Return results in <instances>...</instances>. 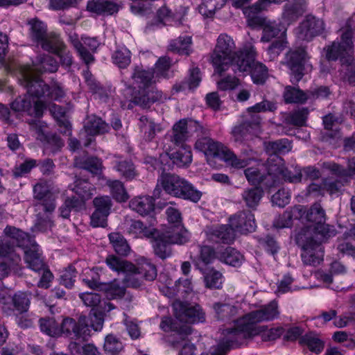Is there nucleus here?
I'll list each match as a JSON object with an SVG mask.
<instances>
[{"instance_id":"obj_27","label":"nucleus","mask_w":355,"mask_h":355,"mask_svg":"<svg viewBox=\"0 0 355 355\" xmlns=\"http://www.w3.org/2000/svg\"><path fill=\"white\" fill-rule=\"evenodd\" d=\"M127 233L133 238H153L157 233V230L152 226H147L139 220L131 219L126 228Z\"/></svg>"},{"instance_id":"obj_55","label":"nucleus","mask_w":355,"mask_h":355,"mask_svg":"<svg viewBox=\"0 0 355 355\" xmlns=\"http://www.w3.org/2000/svg\"><path fill=\"white\" fill-rule=\"evenodd\" d=\"M101 288L107 296L112 299L122 298L125 294V286H121L117 279L103 283Z\"/></svg>"},{"instance_id":"obj_8","label":"nucleus","mask_w":355,"mask_h":355,"mask_svg":"<svg viewBox=\"0 0 355 355\" xmlns=\"http://www.w3.org/2000/svg\"><path fill=\"white\" fill-rule=\"evenodd\" d=\"M306 219L312 225H307L300 230H309L312 236L323 238H331L336 234L334 225L326 223V214L320 203H314L306 211Z\"/></svg>"},{"instance_id":"obj_28","label":"nucleus","mask_w":355,"mask_h":355,"mask_svg":"<svg viewBox=\"0 0 355 355\" xmlns=\"http://www.w3.org/2000/svg\"><path fill=\"white\" fill-rule=\"evenodd\" d=\"M15 248L10 239L6 236L0 237V257L8 259L13 269H17L21 262V257L15 252Z\"/></svg>"},{"instance_id":"obj_38","label":"nucleus","mask_w":355,"mask_h":355,"mask_svg":"<svg viewBox=\"0 0 355 355\" xmlns=\"http://www.w3.org/2000/svg\"><path fill=\"white\" fill-rule=\"evenodd\" d=\"M216 259L220 261L232 266L239 267L244 261V257L237 250L232 247L219 250L216 253Z\"/></svg>"},{"instance_id":"obj_4","label":"nucleus","mask_w":355,"mask_h":355,"mask_svg":"<svg viewBox=\"0 0 355 355\" xmlns=\"http://www.w3.org/2000/svg\"><path fill=\"white\" fill-rule=\"evenodd\" d=\"M235 48L234 41L230 35L226 33L219 35L211 58L215 71L220 76L229 67L234 68L238 58H243L244 47L239 52L234 51Z\"/></svg>"},{"instance_id":"obj_26","label":"nucleus","mask_w":355,"mask_h":355,"mask_svg":"<svg viewBox=\"0 0 355 355\" xmlns=\"http://www.w3.org/2000/svg\"><path fill=\"white\" fill-rule=\"evenodd\" d=\"M3 233L8 239H10L15 244V247L21 248L24 250L29 248L33 242L30 234L13 226L7 225Z\"/></svg>"},{"instance_id":"obj_47","label":"nucleus","mask_w":355,"mask_h":355,"mask_svg":"<svg viewBox=\"0 0 355 355\" xmlns=\"http://www.w3.org/2000/svg\"><path fill=\"white\" fill-rule=\"evenodd\" d=\"M72 190L85 200L91 198L93 195L92 184L89 182L87 179L83 177L82 172L76 175L74 187Z\"/></svg>"},{"instance_id":"obj_2","label":"nucleus","mask_w":355,"mask_h":355,"mask_svg":"<svg viewBox=\"0 0 355 355\" xmlns=\"http://www.w3.org/2000/svg\"><path fill=\"white\" fill-rule=\"evenodd\" d=\"M39 323L41 331L51 337L64 334L67 337L83 342L87 341L91 337V331L85 315L79 316L77 321L71 318H66L60 324L53 318H42Z\"/></svg>"},{"instance_id":"obj_3","label":"nucleus","mask_w":355,"mask_h":355,"mask_svg":"<svg viewBox=\"0 0 355 355\" xmlns=\"http://www.w3.org/2000/svg\"><path fill=\"white\" fill-rule=\"evenodd\" d=\"M244 317L235 320V327L223 331L224 336L216 346L212 347L209 353L201 355H226L232 349L238 348L243 345L247 339L257 336V330L252 329Z\"/></svg>"},{"instance_id":"obj_40","label":"nucleus","mask_w":355,"mask_h":355,"mask_svg":"<svg viewBox=\"0 0 355 355\" xmlns=\"http://www.w3.org/2000/svg\"><path fill=\"white\" fill-rule=\"evenodd\" d=\"M263 196V190L261 187L246 188L243 190L241 197L247 207L255 210Z\"/></svg>"},{"instance_id":"obj_7","label":"nucleus","mask_w":355,"mask_h":355,"mask_svg":"<svg viewBox=\"0 0 355 355\" xmlns=\"http://www.w3.org/2000/svg\"><path fill=\"white\" fill-rule=\"evenodd\" d=\"M257 51L254 46L249 43L244 46L243 58L237 59V65L232 69L236 72L250 71L252 80L254 84L263 85L268 78L267 67L261 62H256Z\"/></svg>"},{"instance_id":"obj_15","label":"nucleus","mask_w":355,"mask_h":355,"mask_svg":"<svg viewBox=\"0 0 355 355\" xmlns=\"http://www.w3.org/2000/svg\"><path fill=\"white\" fill-rule=\"evenodd\" d=\"M3 312L8 316H18L28 311L31 300L26 292L18 291L2 302Z\"/></svg>"},{"instance_id":"obj_45","label":"nucleus","mask_w":355,"mask_h":355,"mask_svg":"<svg viewBox=\"0 0 355 355\" xmlns=\"http://www.w3.org/2000/svg\"><path fill=\"white\" fill-rule=\"evenodd\" d=\"M354 20L352 18H348L345 25L340 28L341 32L340 42L339 44L348 51L349 53L353 52L354 42H353V26Z\"/></svg>"},{"instance_id":"obj_34","label":"nucleus","mask_w":355,"mask_h":355,"mask_svg":"<svg viewBox=\"0 0 355 355\" xmlns=\"http://www.w3.org/2000/svg\"><path fill=\"white\" fill-rule=\"evenodd\" d=\"M187 119V130L189 131L190 137H192L194 135H196V137H198V139L195 144L196 149H197L201 152H203L205 153L204 150H202L198 148V142L206 143L205 141H202L205 139L207 140H210V143H211V141L213 143L218 142L209 137V130L208 129L204 128L198 121L193 120L191 119ZM207 144H208V141H207Z\"/></svg>"},{"instance_id":"obj_60","label":"nucleus","mask_w":355,"mask_h":355,"mask_svg":"<svg viewBox=\"0 0 355 355\" xmlns=\"http://www.w3.org/2000/svg\"><path fill=\"white\" fill-rule=\"evenodd\" d=\"M323 124L327 130H331V132H327L324 135L323 137L325 139H334L340 137V132L337 129L334 130V128L338 123V118L333 114H328L323 117Z\"/></svg>"},{"instance_id":"obj_53","label":"nucleus","mask_w":355,"mask_h":355,"mask_svg":"<svg viewBox=\"0 0 355 355\" xmlns=\"http://www.w3.org/2000/svg\"><path fill=\"white\" fill-rule=\"evenodd\" d=\"M107 186L110 189V193L114 200L119 202H126L129 199V195L122 182L118 180H108Z\"/></svg>"},{"instance_id":"obj_57","label":"nucleus","mask_w":355,"mask_h":355,"mask_svg":"<svg viewBox=\"0 0 355 355\" xmlns=\"http://www.w3.org/2000/svg\"><path fill=\"white\" fill-rule=\"evenodd\" d=\"M309 114V110L307 107H302L290 113L286 120L288 124L302 127L306 125Z\"/></svg>"},{"instance_id":"obj_9","label":"nucleus","mask_w":355,"mask_h":355,"mask_svg":"<svg viewBox=\"0 0 355 355\" xmlns=\"http://www.w3.org/2000/svg\"><path fill=\"white\" fill-rule=\"evenodd\" d=\"M153 239V248L155 254L162 259H166L172 254L171 245L184 244L189 240V234L187 231L175 232V230H166L157 233Z\"/></svg>"},{"instance_id":"obj_24","label":"nucleus","mask_w":355,"mask_h":355,"mask_svg":"<svg viewBox=\"0 0 355 355\" xmlns=\"http://www.w3.org/2000/svg\"><path fill=\"white\" fill-rule=\"evenodd\" d=\"M24 261L29 268L40 272L45 268V263L42 257L39 245L33 242L29 248L24 250Z\"/></svg>"},{"instance_id":"obj_20","label":"nucleus","mask_w":355,"mask_h":355,"mask_svg":"<svg viewBox=\"0 0 355 355\" xmlns=\"http://www.w3.org/2000/svg\"><path fill=\"white\" fill-rule=\"evenodd\" d=\"M229 223L235 232L243 234L254 232L257 227L254 216L249 210L240 211L231 216Z\"/></svg>"},{"instance_id":"obj_63","label":"nucleus","mask_w":355,"mask_h":355,"mask_svg":"<svg viewBox=\"0 0 355 355\" xmlns=\"http://www.w3.org/2000/svg\"><path fill=\"white\" fill-rule=\"evenodd\" d=\"M283 159L278 157L274 156L267 159L265 163L266 175H269V178L272 176L280 178L281 172L284 166Z\"/></svg>"},{"instance_id":"obj_59","label":"nucleus","mask_w":355,"mask_h":355,"mask_svg":"<svg viewBox=\"0 0 355 355\" xmlns=\"http://www.w3.org/2000/svg\"><path fill=\"white\" fill-rule=\"evenodd\" d=\"M227 0H202L199 6V12L207 17H211L215 11L220 9L226 3Z\"/></svg>"},{"instance_id":"obj_17","label":"nucleus","mask_w":355,"mask_h":355,"mask_svg":"<svg viewBox=\"0 0 355 355\" xmlns=\"http://www.w3.org/2000/svg\"><path fill=\"white\" fill-rule=\"evenodd\" d=\"M324 22L313 15H307L295 29L296 37L303 41L310 42L324 31Z\"/></svg>"},{"instance_id":"obj_19","label":"nucleus","mask_w":355,"mask_h":355,"mask_svg":"<svg viewBox=\"0 0 355 355\" xmlns=\"http://www.w3.org/2000/svg\"><path fill=\"white\" fill-rule=\"evenodd\" d=\"M19 82L26 89L27 94L33 98L44 97L49 89V85L29 69L21 72Z\"/></svg>"},{"instance_id":"obj_44","label":"nucleus","mask_w":355,"mask_h":355,"mask_svg":"<svg viewBox=\"0 0 355 355\" xmlns=\"http://www.w3.org/2000/svg\"><path fill=\"white\" fill-rule=\"evenodd\" d=\"M264 2L260 0L252 6H248L243 9V14L247 18L248 24L252 27L257 26L263 21L264 17H261L258 14L266 9Z\"/></svg>"},{"instance_id":"obj_33","label":"nucleus","mask_w":355,"mask_h":355,"mask_svg":"<svg viewBox=\"0 0 355 355\" xmlns=\"http://www.w3.org/2000/svg\"><path fill=\"white\" fill-rule=\"evenodd\" d=\"M192 333L191 327L187 324H182L177 330L167 337V342L170 346L175 349H180L186 343L191 341L189 336Z\"/></svg>"},{"instance_id":"obj_14","label":"nucleus","mask_w":355,"mask_h":355,"mask_svg":"<svg viewBox=\"0 0 355 355\" xmlns=\"http://www.w3.org/2000/svg\"><path fill=\"white\" fill-rule=\"evenodd\" d=\"M70 41L80 58L87 66L94 62L95 58L93 54L100 44L96 37H82L80 40L76 35L70 37Z\"/></svg>"},{"instance_id":"obj_56","label":"nucleus","mask_w":355,"mask_h":355,"mask_svg":"<svg viewBox=\"0 0 355 355\" xmlns=\"http://www.w3.org/2000/svg\"><path fill=\"white\" fill-rule=\"evenodd\" d=\"M132 53L126 47L116 49L112 55V60L114 64L120 69L127 68L131 62Z\"/></svg>"},{"instance_id":"obj_49","label":"nucleus","mask_w":355,"mask_h":355,"mask_svg":"<svg viewBox=\"0 0 355 355\" xmlns=\"http://www.w3.org/2000/svg\"><path fill=\"white\" fill-rule=\"evenodd\" d=\"M108 238L114 251L120 256H127L130 252V247L127 240L119 232L109 234Z\"/></svg>"},{"instance_id":"obj_6","label":"nucleus","mask_w":355,"mask_h":355,"mask_svg":"<svg viewBox=\"0 0 355 355\" xmlns=\"http://www.w3.org/2000/svg\"><path fill=\"white\" fill-rule=\"evenodd\" d=\"M329 239L313 236L309 230H300L296 234L295 243L302 250L301 257L304 264L314 266L320 264L323 259L321 244Z\"/></svg>"},{"instance_id":"obj_1","label":"nucleus","mask_w":355,"mask_h":355,"mask_svg":"<svg viewBox=\"0 0 355 355\" xmlns=\"http://www.w3.org/2000/svg\"><path fill=\"white\" fill-rule=\"evenodd\" d=\"M155 71L153 68H145L143 65H135L132 68L131 78L137 85L139 90L135 94L132 101L142 108H149L155 103H163L167 99L162 91L157 89H149L155 83Z\"/></svg>"},{"instance_id":"obj_29","label":"nucleus","mask_w":355,"mask_h":355,"mask_svg":"<svg viewBox=\"0 0 355 355\" xmlns=\"http://www.w3.org/2000/svg\"><path fill=\"white\" fill-rule=\"evenodd\" d=\"M48 53H58L65 47V44L60 34L51 31L49 32L42 41L37 45Z\"/></svg>"},{"instance_id":"obj_32","label":"nucleus","mask_w":355,"mask_h":355,"mask_svg":"<svg viewBox=\"0 0 355 355\" xmlns=\"http://www.w3.org/2000/svg\"><path fill=\"white\" fill-rule=\"evenodd\" d=\"M27 25L28 26V37L36 45H37L49 33L46 24L37 17L28 19L27 21Z\"/></svg>"},{"instance_id":"obj_16","label":"nucleus","mask_w":355,"mask_h":355,"mask_svg":"<svg viewBox=\"0 0 355 355\" xmlns=\"http://www.w3.org/2000/svg\"><path fill=\"white\" fill-rule=\"evenodd\" d=\"M173 307L176 318L180 320L189 323L203 322L205 320V313L199 304L176 302Z\"/></svg>"},{"instance_id":"obj_41","label":"nucleus","mask_w":355,"mask_h":355,"mask_svg":"<svg viewBox=\"0 0 355 355\" xmlns=\"http://www.w3.org/2000/svg\"><path fill=\"white\" fill-rule=\"evenodd\" d=\"M291 148V142L286 138L263 142L264 150L267 154L273 157L277 156L279 154L288 153Z\"/></svg>"},{"instance_id":"obj_42","label":"nucleus","mask_w":355,"mask_h":355,"mask_svg":"<svg viewBox=\"0 0 355 355\" xmlns=\"http://www.w3.org/2000/svg\"><path fill=\"white\" fill-rule=\"evenodd\" d=\"M187 127L186 119H180L173 125L171 141L175 146H186L184 143L190 137Z\"/></svg>"},{"instance_id":"obj_51","label":"nucleus","mask_w":355,"mask_h":355,"mask_svg":"<svg viewBox=\"0 0 355 355\" xmlns=\"http://www.w3.org/2000/svg\"><path fill=\"white\" fill-rule=\"evenodd\" d=\"M324 51L326 59L329 62L340 60L341 62V58L351 56L350 53L339 44V42L336 41L333 42L331 45L324 47Z\"/></svg>"},{"instance_id":"obj_39","label":"nucleus","mask_w":355,"mask_h":355,"mask_svg":"<svg viewBox=\"0 0 355 355\" xmlns=\"http://www.w3.org/2000/svg\"><path fill=\"white\" fill-rule=\"evenodd\" d=\"M192 37L189 35L180 36L176 39L171 40L168 51L182 55H189L193 49Z\"/></svg>"},{"instance_id":"obj_50","label":"nucleus","mask_w":355,"mask_h":355,"mask_svg":"<svg viewBox=\"0 0 355 355\" xmlns=\"http://www.w3.org/2000/svg\"><path fill=\"white\" fill-rule=\"evenodd\" d=\"M180 148L170 154L173 163L181 167L189 164L192 161L191 148L189 146H179Z\"/></svg>"},{"instance_id":"obj_36","label":"nucleus","mask_w":355,"mask_h":355,"mask_svg":"<svg viewBox=\"0 0 355 355\" xmlns=\"http://www.w3.org/2000/svg\"><path fill=\"white\" fill-rule=\"evenodd\" d=\"M114 157L115 159L112 162L113 167L120 173L122 178L126 180H132L138 175L135 166L131 159H122L116 155Z\"/></svg>"},{"instance_id":"obj_18","label":"nucleus","mask_w":355,"mask_h":355,"mask_svg":"<svg viewBox=\"0 0 355 355\" xmlns=\"http://www.w3.org/2000/svg\"><path fill=\"white\" fill-rule=\"evenodd\" d=\"M33 197L37 202L34 204L36 211H43L51 214L55 209V196L45 184L37 183L33 187Z\"/></svg>"},{"instance_id":"obj_10","label":"nucleus","mask_w":355,"mask_h":355,"mask_svg":"<svg viewBox=\"0 0 355 355\" xmlns=\"http://www.w3.org/2000/svg\"><path fill=\"white\" fill-rule=\"evenodd\" d=\"M309 59L306 46L300 45L291 48L286 53L284 64L289 69L292 84L297 85L302 79Z\"/></svg>"},{"instance_id":"obj_30","label":"nucleus","mask_w":355,"mask_h":355,"mask_svg":"<svg viewBox=\"0 0 355 355\" xmlns=\"http://www.w3.org/2000/svg\"><path fill=\"white\" fill-rule=\"evenodd\" d=\"M300 345L307 349L312 353L319 354L324 348V342L313 331H309L302 336L299 339Z\"/></svg>"},{"instance_id":"obj_54","label":"nucleus","mask_w":355,"mask_h":355,"mask_svg":"<svg viewBox=\"0 0 355 355\" xmlns=\"http://www.w3.org/2000/svg\"><path fill=\"white\" fill-rule=\"evenodd\" d=\"M105 263L110 269L117 272L125 273L127 271L135 270V264L126 260L121 259L115 255H109L105 259Z\"/></svg>"},{"instance_id":"obj_5","label":"nucleus","mask_w":355,"mask_h":355,"mask_svg":"<svg viewBox=\"0 0 355 355\" xmlns=\"http://www.w3.org/2000/svg\"><path fill=\"white\" fill-rule=\"evenodd\" d=\"M159 181L166 193L172 196L195 203L201 199L202 192L176 174L162 173Z\"/></svg>"},{"instance_id":"obj_52","label":"nucleus","mask_w":355,"mask_h":355,"mask_svg":"<svg viewBox=\"0 0 355 355\" xmlns=\"http://www.w3.org/2000/svg\"><path fill=\"white\" fill-rule=\"evenodd\" d=\"M205 287L209 289H220L223 285V274L214 269H206L203 272Z\"/></svg>"},{"instance_id":"obj_37","label":"nucleus","mask_w":355,"mask_h":355,"mask_svg":"<svg viewBox=\"0 0 355 355\" xmlns=\"http://www.w3.org/2000/svg\"><path fill=\"white\" fill-rule=\"evenodd\" d=\"M73 165L76 168L87 171L93 175H100L102 173V161L96 157H76Z\"/></svg>"},{"instance_id":"obj_58","label":"nucleus","mask_w":355,"mask_h":355,"mask_svg":"<svg viewBox=\"0 0 355 355\" xmlns=\"http://www.w3.org/2000/svg\"><path fill=\"white\" fill-rule=\"evenodd\" d=\"M166 214L168 223L174 225L173 227H168L166 230H175V232L187 231L182 226V214L178 209L173 207H168L166 209Z\"/></svg>"},{"instance_id":"obj_61","label":"nucleus","mask_w":355,"mask_h":355,"mask_svg":"<svg viewBox=\"0 0 355 355\" xmlns=\"http://www.w3.org/2000/svg\"><path fill=\"white\" fill-rule=\"evenodd\" d=\"M103 349L105 352L111 355H115L119 354L123 349V345L116 336L110 334L107 335L105 338Z\"/></svg>"},{"instance_id":"obj_12","label":"nucleus","mask_w":355,"mask_h":355,"mask_svg":"<svg viewBox=\"0 0 355 355\" xmlns=\"http://www.w3.org/2000/svg\"><path fill=\"white\" fill-rule=\"evenodd\" d=\"M123 282L125 287L138 288L142 285V279L153 281L157 277L156 266L147 260L135 265V270L127 271Z\"/></svg>"},{"instance_id":"obj_62","label":"nucleus","mask_w":355,"mask_h":355,"mask_svg":"<svg viewBox=\"0 0 355 355\" xmlns=\"http://www.w3.org/2000/svg\"><path fill=\"white\" fill-rule=\"evenodd\" d=\"M33 101L29 94H26L23 96L17 97L12 103L11 109L17 112H26L29 114L30 111L32 110Z\"/></svg>"},{"instance_id":"obj_48","label":"nucleus","mask_w":355,"mask_h":355,"mask_svg":"<svg viewBox=\"0 0 355 355\" xmlns=\"http://www.w3.org/2000/svg\"><path fill=\"white\" fill-rule=\"evenodd\" d=\"M84 128L89 136L104 134L110 130L109 125L103 121L101 118L96 116L89 117Z\"/></svg>"},{"instance_id":"obj_46","label":"nucleus","mask_w":355,"mask_h":355,"mask_svg":"<svg viewBox=\"0 0 355 355\" xmlns=\"http://www.w3.org/2000/svg\"><path fill=\"white\" fill-rule=\"evenodd\" d=\"M283 97L286 103L303 104L308 100L307 90L303 91L299 87L288 85L284 88Z\"/></svg>"},{"instance_id":"obj_22","label":"nucleus","mask_w":355,"mask_h":355,"mask_svg":"<svg viewBox=\"0 0 355 355\" xmlns=\"http://www.w3.org/2000/svg\"><path fill=\"white\" fill-rule=\"evenodd\" d=\"M306 11L304 0L288 1L283 7L282 19L288 26L295 22Z\"/></svg>"},{"instance_id":"obj_23","label":"nucleus","mask_w":355,"mask_h":355,"mask_svg":"<svg viewBox=\"0 0 355 355\" xmlns=\"http://www.w3.org/2000/svg\"><path fill=\"white\" fill-rule=\"evenodd\" d=\"M257 26L262 29L261 42H269L272 39L278 37L279 35L285 37L286 28L281 23L275 21H270L264 18Z\"/></svg>"},{"instance_id":"obj_11","label":"nucleus","mask_w":355,"mask_h":355,"mask_svg":"<svg viewBox=\"0 0 355 355\" xmlns=\"http://www.w3.org/2000/svg\"><path fill=\"white\" fill-rule=\"evenodd\" d=\"M205 142H210V140L206 139L202 140ZM198 142L199 148L205 151V155L213 157H218L223 160L227 164L235 168H243L248 165V161L245 159L239 158L233 151L225 146L221 142L213 143Z\"/></svg>"},{"instance_id":"obj_35","label":"nucleus","mask_w":355,"mask_h":355,"mask_svg":"<svg viewBox=\"0 0 355 355\" xmlns=\"http://www.w3.org/2000/svg\"><path fill=\"white\" fill-rule=\"evenodd\" d=\"M155 198L152 196L137 197L130 202V207L141 216L150 215L155 211Z\"/></svg>"},{"instance_id":"obj_43","label":"nucleus","mask_w":355,"mask_h":355,"mask_svg":"<svg viewBox=\"0 0 355 355\" xmlns=\"http://www.w3.org/2000/svg\"><path fill=\"white\" fill-rule=\"evenodd\" d=\"M85 205V200L78 196L67 197L59 209L60 216L64 218H69L71 211L78 212L84 209Z\"/></svg>"},{"instance_id":"obj_31","label":"nucleus","mask_w":355,"mask_h":355,"mask_svg":"<svg viewBox=\"0 0 355 355\" xmlns=\"http://www.w3.org/2000/svg\"><path fill=\"white\" fill-rule=\"evenodd\" d=\"M214 311V317L218 320L227 322L233 320L235 322V317L239 313V308L234 305L223 303L215 302L212 305Z\"/></svg>"},{"instance_id":"obj_21","label":"nucleus","mask_w":355,"mask_h":355,"mask_svg":"<svg viewBox=\"0 0 355 355\" xmlns=\"http://www.w3.org/2000/svg\"><path fill=\"white\" fill-rule=\"evenodd\" d=\"M121 6L114 0H88L87 10L96 15L109 16L116 14Z\"/></svg>"},{"instance_id":"obj_25","label":"nucleus","mask_w":355,"mask_h":355,"mask_svg":"<svg viewBox=\"0 0 355 355\" xmlns=\"http://www.w3.org/2000/svg\"><path fill=\"white\" fill-rule=\"evenodd\" d=\"M235 230L230 223L221 225L211 229L209 232V239L216 243H232L236 237Z\"/></svg>"},{"instance_id":"obj_64","label":"nucleus","mask_w":355,"mask_h":355,"mask_svg":"<svg viewBox=\"0 0 355 355\" xmlns=\"http://www.w3.org/2000/svg\"><path fill=\"white\" fill-rule=\"evenodd\" d=\"M37 59L40 64V70L50 73H54L58 71L59 64L56 59L53 57L49 55L42 54L39 55Z\"/></svg>"},{"instance_id":"obj_13","label":"nucleus","mask_w":355,"mask_h":355,"mask_svg":"<svg viewBox=\"0 0 355 355\" xmlns=\"http://www.w3.org/2000/svg\"><path fill=\"white\" fill-rule=\"evenodd\" d=\"M279 315L277 302L275 300L262 306L259 309L250 312L243 317L245 321L257 331V335L266 331L267 326H257V323L264 321H271L277 318Z\"/></svg>"}]
</instances>
